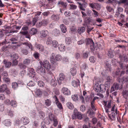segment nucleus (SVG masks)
<instances>
[{
	"label": "nucleus",
	"instance_id": "nucleus-1",
	"mask_svg": "<svg viewBox=\"0 0 128 128\" xmlns=\"http://www.w3.org/2000/svg\"><path fill=\"white\" fill-rule=\"evenodd\" d=\"M107 88V87L104 84H96L94 87V89L96 92H101L102 93L105 92Z\"/></svg>",
	"mask_w": 128,
	"mask_h": 128
},
{
	"label": "nucleus",
	"instance_id": "nucleus-2",
	"mask_svg": "<svg viewBox=\"0 0 128 128\" xmlns=\"http://www.w3.org/2000/svg\"><path fill=\"white\" fill-rule=\"evenodd\" d=\"M50 59L51 62L54 64L57 61H60L62 60V56L60 54L55 56L54 53H52L50 57Z\"/></svg>",
	"mask_w": 128,
	"mask_h": 128
},
{
	"label": "nucleus",
	"instance_id": "nucleus-3",
	"mask_svg": "<svg viewBox=\"0 0 128 128\" xmlns=\"http://www.w3.org/2000/svg\"><path fill=\"white\" fill-rule=\"evenodd\" d=\"M72 118L73 119L78 118L81 120L82 118V114L81 113L78 111L76 108H74V110L73 114L72 116Z\"/></svg>",
	"mask_w": 128,
	"mask_h": 128
},
{
	"label": "nucleus",
	"instance_id": "nucleus-4",
	"mask_svg": "<svg viewBox=\"0 0 128 128\" xmlns=\"http://www.w3.org/2000/svg\"><path fill=\"white\" fill-rule=\"evenodd\" d=\"M57 4L59 6L61 7L62 8V9H60V11L62 12V10H64L66 9L68 4L66 2L60 0L58 1Z\"/></svg>",
	"mask_w": 128,
	"mask_h": 128
},
{
	"label": "nucleus",
	"instance_id": "nucleus-5",
	"mask_svg": "<svg viewBox=\"0 0 128 128\" xmlns=\"http://www.w3.org/2000/svg\"><path fill=\"white\" fill-rule=\"evenodd\" d=\"M28 28L27 26H24L22 28L21 31L20 33L22 35H26L28 34Z\"/></svg>",
	"mask_w": 128,
	"mask_h": 128
},
{
	"label": "nucleus",
	"instance_id": "nucleus-6",
	"mask_svg": "<svg viewBox=\"0 0 128 128\" xmlns=\"http://www.w3.org/2000/svg\"><path fill=\"white\" fill-rule=\"evenodd\" d=\"M40 37L44 38L48 36L49 32L46 30H43L40 32Z\"/></svg>",
	"mask_w": 128,
	"mask_h": 128
},
{
	"label": "nucleus",
	"instance_id": "nucleus-7",
	"mask_svg": "<svg viewBox=\"0 0 128 128\" xmlns=\"http://www.w3.org/2000/svg\"><path fill=\"white\" fill-rule=\"evenodd\" d=\"M44 67L47 69H50V67H52L51 66L49 62L46 60H44L42 63Z\"/></svg>",
	"mask_w": 128,
	"mask_h": 128
},
{
	"label": "nucleus",
	"instance_id": "nucleus-8",
	"mask_svg": "<svg viewBox=\"0 0 128 128\" xmlns=\"http://www.w3.org/2000/svg\"><path fill=\"white\" fill-rule=\"evenodd\" d=\"M118 56L120 60L122 61L123 58L124 62H128V58L126 54H123L122 55L121 54H119Z\"/></svg>",
	"mask_w": 128,
	"mask_h": 128
},
{
	"label": "nucleus",
	"instance_id": "nucleus-9",
	"mask_svg": "<svg viewBox=\"0 0 128 128\" xmlns=\"http://www.w3.org/2000/svg\"><path fill=\"white\" fill-rule=\"evenodd\" d=\"M36 71L39 74L42 75L44 74L45 70L44 68L41 66H40L38 67Z\"/></svg>",
	"mask_w": 128,
	"mask_h": 128
},
{
	"label": "nucleus",
	"instance_id": "nucleus-10",
	"mask_svg": "<svg viewBox=\"0 0 128 128\" xmlns=\"http://www.w3.org/2000/svg\"><path fill=\"white\" fill-rule=\"evenodd\" d=\"M61 90L62 92L65 95H69L70 94V90L66 88L63 87L62 88Z\"/></svg>",
	"mask_w": 128,
	"mask_h": 128
},
{
	"label": "nucleus",
	"instance_id": "nucleus-11",
	"mask_svg": "<svg viewBox=\"0 0 128 128\" xmlns=\"http://www.w3.org/2000/svg\"><path fill=\"white\" fill-rule=\"evenodd\" d=\"M78 4H79L78 7L80 9L83 11H85V9L86 7V4L85 3H81L80 2H78Z\"/></svg>",
	"mask_w": 128,
	"mask_h": 128
},
{
	"label": "nucleus",
	"instance_id": "nucleus-12",
	"mask_svg": "<svg viewBox=\"0 0 128 128\" xmlns=\"http://www.w3.org/2000/svg\"><path fill=\"white\" fill-rule=\"evenodd\" d=\"M51 19L54 21L58 22L60 19L59 15L56 14H54L51 16Z\"/></svg>",
	"mask_w": 128,
	"mask_h": 128
},
{
	"label": "nucleus",
	"instance_id": "nucleus-13",
	"mask_svg": "<svg viewBox=\"0 0 128 128\" xmlns=\"http://www.w3.org/2000/svg\"><path fill=\"white\" fill-rule=\"evenodd\" d=\"M3 63L5 65V67L7 68H10L12 64V63L11 62L5 60H3Z\"/></svg>",
	"mask_w": 128,
	"mask_h": 128
},
{
	"label": "nucleus",
	"instance_id": "nucleus-14",
	"mask_svg": "<svg viewBox=\"0 0 128 128\" xmlns=\"http://www.w3.org/2000/svg\"><path fill=\"white\" fill-rule=\"evenodd\" d=\"M21 121L22 122L24 125L27 124L30 122L28 118L26 117H23L21 118Z\"/></svg>",
	"mask_w": 128,
	"mask_h": 128
},
{
	"label": "nucleus",
	"instance_id": "nucleus-15",
	"mask_svg": "<svg viewBox=\"0 0 128 128\" xmlns=\"http://www.w3.org/2000/svg\"><path fill=\"white\" fill-rule=\"evenodd\" d=\"M3 123L6 126H8L11 125V121L10 119H6L4 121Z\"/></svg>",
	"mask_w": 128,
	"mask_h": 128
},
{
	"label": "nucleus",
	"instance_id": "nucleus-16",
	"mask_svg": "<svg viewBox=\"0 0 128 128\" xmlns=\"http://www.w3.org/2000/svg\"><path fill=\"white\" fill-rule=\"evenodd\" d=\"M72 85L74 87H77L79 86L80 81L79 80H73L72 82Z\"/></svg>",
	"mask_w": 128,
	"mask_h": 128
},
{
	"label": "nucleus",
	"instance_id": "nucleus-17",
	"mask_svg": "<svg viewBox=\"0 0 128 128\" xmlns=\"http://www.w3.org/2000/svg\"><path fill=\"white\" fill-rule=\"evenodd\" d=\"M7 87L6 84H2L0 86V92H4L7 89Z\"/></svg>",
	"mask_w": 128,
	"mask_h": 128
},
{
	"label": "nucleus",
	"instance_id": "nucleus-18",
	"mask_svg": "<svg viewBox=\"0 0 128 128\" xmlns=\"http://www.w3.org/2000/svg\"><path fill=\"white\" fill-rule=\"evenodd\" d=\"M37 31V30L35 28H32L30 29L29 31V34L32 36L36 34Z\"/></svg>",
	"mask_w": 128,
	"mask_h": 128
},
{
	"label": "nucleus",
	"instance_id": "nucleus-19",
	"mask_svg": "<svg viewBox=\"0 0 128 128\" xmlns=\"http://www.w3.org/2000/svg\"><path fill=\"white\" fill-rule=\"evenodd\" d=\"M38 116L40 119H43L45 116V113L42 111H38Z\"/></svg>",
	"mask_w": 128,
	"mask_h": 128
},
{
	"label": "nucleus",
	"instance_id": "nucleus-20",
	"mask_svg": "<svg viewBox=\"0 0 128 128\" xmlns=\"http://www.w3.org/2000/svg\"><path fill=\"white\" fill-rule=\"evenodd\" d=\"M94 113L93 111L90 109H89L86 112L87 114L91 118L94 116Z\"/></svg>",
	"mask_w": 128,
	"mask_h": 128
},
{
	"label": "nucleus",
	"instance_id": "nucleus-21",
	"mask_svg": "<svg viewBox=\"0 0 128 128\" xmlns=\"http://www.w3.org/2000/svg\"><path fill=\"white\" fill-rule=\"evenodd\" d=\"M110 115L112 117L111 118L110 115L109 114H108V118L111 120H114L116 119V115L115 113L114 112H112L110 114Z\"/></svg>",
	"mask_w": 128,
	"mask_h": 128
},
{
	"label": "nucleus",
	"instance_id": "nucleus-22",
	"mask_svg": "<svg viewBox=\"0 0 128 128\" xmlns=\"http://www.w3.org/2000/svg\"><path fill=\"white\" fill-rule=\"evenodd\" d=\"M36 47L40 51H43L44 50V47L40 44H36Z\"/></svg>",
	"mask_w": 128,
	"mask_h": 128
},
{
	"label": "nucleus",
	"instance_id": "nucleus-23",
	"mask_svg": "<svg viewBox=\"0 0 128 128\" xmlns=\"http://www.w3.org/2000/svg\"><path fill=\"white\" fill-rule=\"evenodd\" d=\"M122 95L125 99H126L128 96V90H124L122 92Z\"/></svg>",
	"mask_w": 128,
	"mask_h": 128
},
{
	"label": "nucleus",
	"instance_id": "nucleus-24",
	"mask_svg": "<svg viewBox=\"0 0 128 128\" xmlns=\"http://www.w3.org/2000/svg\"><path fill=\"white\" fill-rule=\"evenodd\" d=\"M119 66L121 69H124L126 68H128V66L124 64L123 62H122V61L120 60L119 62Z\"/></svg>",
	"mask_w": 128,
	"mask_h": 128
},
{
	"label": "nucleus",
	"instance_id": "nucleus-25",
	"mask_svg": "<svg viewBox=\"0 0 128 128\" xmlns=\"http://www.w3.org/2000/svg\"><path fill=\"white\" fill-rule=\"evenodd\" d=\"M10 57L11 58V60H17L19 56L18 54L15 53L11 55Z\"/></svg>",
	"mask_w": 128,
	"mask_h": 128
},
{
	"label": "nucleus",
	"instance_id": "nucleus-26",
	"mask_svg": "<svg viewBox=\"0 0 128 128\" xmlns=\"http://www.w3.org/2000/svg\"><path fill=\"white\" fill-rule=\"evenodd\" d=\"M86 45H93L94 44L92 39L90 38H88L86 39Z\"/></svg>",
	"mask_w": 128,
	"mask_h": 128
},
{
	"label": "nucleus",
	"instance_id": "nucleus-27",
	"mask_svg": "<svg viewBox=\"0 0 128 128\" xmlns=\"http://www.w3.org/2000/svg\"><path fill=\"white\" fill-rule=\"evenodd\" d=\"M50 84L53 86H55L57 84V81L55 78L51 80L50 81Z\"/></svg>",
	"mask_w": 128,
	"mask_h": 128
},
{
	"label": "nucleus",
	"instance_id": "nucleus-28",
	"mask_svg": "<svg viewBox=\"0 0 128 128\" xmlns=\"http://www.w3.org/2000/svg\"><path fill=\"white\" fill-rule=\"evenodd\" d=\"M60 27L62 31L64 33H65L67 31L66 26L64 24H62L60 25Z\"/></svg>",
	"mask_w": 128,
	"mask_h": 128
},
{
	"label": "nucleus",
	"instance_id": "nucleus-29",
	"mask_svg": "<svg viewBox=\"0 0 128 128\" xmlns=\"http://www.w3.org/2000/svg\"><path fill=\"white\" fill-rule=\"evenodd\" d=\"M65 76L63 74L60 73L59 75V80H58V82H60V81L63 80L65 79Z\"/></svg>",
	"mask_w": 128,
	"mask_h": 128
},
{
	"label": "nucleus",
	"instance_id": "nucleus-30",
	"mask_svg": "<svg viewBox=\"0 0 128 128\" xmlns=\"http://www.w3.org/2000/svg\"><path fill=\"white\" fill-rule=\"evenodd\" d=\"M113 86L114 88L116 90H118V89H121L122 88V85H121V86L119 87L120 85L118 83H114Z\"/></svg>",
	"mask_w": 128,
	"mask_h": 128
},
{
	"label": "nucleus",
	"instance_id": "nucleus-31",
	"mask_svg": "<svg viewBox=\"0 0 128 128\" xmlns=\"http://www.w3.org/2000/svg\"><path fill=\"white\" fill-rule=\"evenodd\" d=\"M60 34V31L58 29H55L53 31L52 34L55 36H58Z\"/></svg>",
	"mask_w": 128,
	"mask_h": 128
},
{
	"label": "nucleus",
	"instance_id": "nucleus-32",
	"mask_svg": "<svg viewBox=\"0 0 128 128\" xmlns=\"http://www.w3.org/2000/svg\"><path fill=\"white\" fill-rule=\"evenodd\" d=\"M85 28L84 27H82L78 30V32L79 34L84 32L85 31Z\"/></svg>",
	"mask_w": 128,
	"mask_h": 128
},
{
	"label": "nucleus",
	"instance_id": "nucleus-33",
	"mask_svg": "<svg viewBox=\"0 0 128 128\" xmlns=\"http://www.w3.org/2000/svg\"><path fill=\"white\" fill-rule=\"evenodd\" d=\"M58 49L60 52H64L65 50L66 47L64 44H61L59 46Z\"/></svg>",
	"mask_w": 128,
	"mask_h": 128
},
{
	"label": "nucleus",
	"instance_id": "nucleus-34",
	"mask_svg": "<svg viewBox=\"0 0 128 128\" xmlns=\"http://www.w3.org/2000/svg\"><path fill=\"white\" fill-rule=\"evenodd\" d=\"M66 43L68 44H71L72 42L71 38L70 37H66L65 39Z\"/></svg>",
	"mask_w": 128,
	"mask_h": 128
},
{
	"label": "nucleus",
	"instance_id": "nucleus-35",
	"mask_svg": "<svg viewBox=\"0 0 128 128\" xmlns=\"http://www.w3.org/2000/svg\"><path fill=\"white\" fill-rule=\"evenodd\" d=\"M105 67L106 70L108 71H110V65L108 63H105Z\"/></svg>",
	"mask_w": 128,
	"mask_h": 128
},
{
	"label": "nucleus",
	"instance_id": "nucleus-36",
	"mask_svg": "<svg viewBox=\"0 0 128 128\" xmlns=\"http://www.w3.org/2000/svg\"><path fill=\"white\" fill-rule=\"evenodd\" d=\"M10 40L12 42V44H16L17 43V42H16L17 41V39L16 38H10Z\"/></svg>",
	"mask_w": 128,
	"mask_h": 128
},
{
	"label": "nucleus",
	"instance_id": "nucleus-37",
	"mask_svg": "<svg viewBox=\"0 0 128 128\" xmlns=\"http://www.w3.org/2000/svg\"><path fill=\"white\" fill-rule=\"evenodd\" d=\"M121 81L122 83L128 82V76H125L123 77L121 80Z\"/></svg>",
	"mask_w": 128,
	"mask_h": 128
},
{
	"label": "nucleus",
	"instance_id": "nucleus-38",
	"mask_svg": "<svg viewBox=\"0 0 128 128\" xmlns=\"http://www.w3.org/2000/svg\"><path fill=\"white\" fill-rule=\"evenodd\" d=\"M52 46L55 48H57L58 46V42L56 40H53L52 42Z\"/></svg>",
	"mask_w": 128,
	"mask_h": 128
},
{
	"label": "nucleus",
	"instance_id": "nucleus-39",
	"mask_svg": "<svg viewBox=\"0 0 128 128\" xmlns=\"http://www.w3.org/2000/svg\"><path fill=\"white\" fill-rule=\"evenodd\" d=\"M71 74L73 76L76 75V70L75 68H72L70 69Z\"/></svg>",
	"mask_w": 128,
	"mask_h": 128
},
{
	"label": "nucleus",
	"instance_id": "nucleus-40",
	"mask_svg": "<svg viewBox=\"0 0 128 128\" xmlns=\"http://www.w3.org/2000/svg\"><path fill=\"white\" fill-rule=\"evenodd\" d=\"M38 84L39 87H44L45 86L44 83L41 80H39L38 82Z\"/></svg>",
	"mask_w": 128,
	"mask_h": 128
},
{
	"label": "nucleus",
	"instance_id": "nucleus-41",
	"mask_svg": "<svg viewBox=\"0 0 128 128\" xmlns=\"http://www.w3.org/2000/svg\"><path fill=\"white\" fill-rule=\"evenodd\" d=\"M67 107L70 109H72L74 106L70 102H68L66 103Z\"/></svg>",
	"mask_w": 128,
	"mask_h": 128
},
{
	"label": "nucleus",
	"instance_id": "nucleus-42",
	"mask_svg": "<svg viewBox=\"0 0 128 128\" xmlns=\"http://www.w3.org/2000/svg\"><path fill=\"white\" fill-rule=\"evenodd\" d=\"M72 98L74 101L76 102L78 100V97L76 94H74L72 96Z\"/></svg>",
	"mask_w": 128,
	"mask_h": 128
},
{
	"label": "nucleus",
	"instance_id": "nucleus-43",
	"mask_svg": "<svg viewBox=\"0 0 128 128\" xmlns=\"http://www.w3.org/2000/svg\"><path fill=\"white\" fill-rule=\"evenodd\" d=\"M56 99L57 100H56V104L58 107L60 109L62 108V104L58 100L57 98H56Z\"/></svg>",
	"mask_w": 128,
	"mask_h": 128
},
{
	"label": "nucleus",
	"instance_id": "nucleus-44",
	"mask_svg": "<svg viewBox=\"0 0 128 128\" xmlns=\"http://www.w3.org/2000/svg\"><path fill=\"white\" fill-rule=\"evenodd\" d=\"M42 26H46L48 23V20H43L41 21Z\"/></svg>",
	"mask_w": 128,
	"mask_h": 128
},
{
	"label": "nucleus",
	"instance_id": "nucleus-45",
	"mask_svg": "<svg viewBox=\"0 0 128 128\" xmlns=\"http://www.w3.org/2000/svg\"><path fill=\"white\" fill-rule=\"evenodd\" d=\"M31 62L29 58L25 59L23 61L24 64L26 65H28L30 64Z\"/></svg>",
	"mask_w": 128,
	"mask_h": 128
},
{
	"label": "nucleus",
	"instance_id": "nucleus-46",
	"mask_svg": "<svg viewBox=\"0 0 128 128\" xmlns=\"http://www.w3.org/2000/svg\"><path fill=\"white\" fill-rule=\"evenodd\" d=\"M49 117L51 121H52L56 118L54 115L51 113H50L49 114Z\"/></svg>",
	"mask_w": 128,
	"mask_h": 128
},
{
	"label": "nucleus",
	"instance_id": "nucleus-47",
	"mask_svg": "<svg viewBox=\"0 0 128 128\" xmlns=\"http://www.w3.org/2000/svg\"><path fill=\"white\" fill-rule=\"evenodd\" d=\"M51 101L49 99H47L45 101L44 104L47 106H50L51 104Z\"/></svg>",
	"mask_w": 128,
	"mask_h": 128
},
{
	"label": "nucleus",
	"instance_id": "nucleus-48",
	"mask_svg": "<svg viewBox=\"0 0 128 128\" xmlns=\"http://www.w3.org/2000/svg\"><path fill=\"white\" fill-rule=\"evenodd\" d=\"M36 94L38 96H41L42 95V91L39 89H38L36 92Z\"/></svg>",
	"mask_w": 128,
	"mask_h": 128
},
{
	"label": "nucleus",
	"instance_id": "nucleus-49",
	"mask_svg": "<svg viewBox=\"0 0 128 128\" xmlns=\"http://www.w3.org/2000/svg\"><path fill=\"white\" fill-rule=\"evenodd\" d=\"M4 81L8 84L10 83V79L8 77H4L3 78Z\"/></svg>",
	"mask_w": 128,
	"mask_h": 128
},
{
	"label": "nucleus",
	"instance_id": "nucleus-50",
	"mask_svg": "<svg viewBox=\"0 0 128 128\" xmlns=\"http://www.w3.org/2000/svg\"><path fill=\"white\" fill-rule=\"evenodd\" d=\"M54 68L53 66L50 67V69H47L48 70V73L50 75L52 74V71H54Z\"/></svg>",
	"mask_w": 128,
	"mask_h": 128
},
{
	"label": "nucleus",
	"instance_id": "nucleus-51",
	"mask_svg": "<svg viewBox=\"0 0 128 128\" xmlns=\"http://www.w3.org/2000/svg\"><path fill=\"white\" fill-rule=\"evenodd\" d=\"M28 72L32 74H34L35 72L33 68H28Z\"/></svg>",
	"mask_w": 128,
	"mask_h": 128
},
{
	"label": "nucleus",
	"instance_id": "nucleus-52",
	"mask_svg": "<svg viewBox=\"0 0 128 128\" xmlns=\"http://www.w3.org/2000/svg\"><path fill=\"white\" fill-rule=\"evenodd\" d=\"M12 88L14 90L16 89L18 86L17 82H13L12 83Z\"/></svg>",
	"mask_w": 128,
	"mask_h": 128
},
{
	"label": "nucleus",
	"instance_id": "nucleus-53",
	"mask_svg": "<svg viewBox=\"0 0 128 128\" xmlns=\"http://www.w3.org/2000/svg\"><path fill=\"white\" fill-rule=\"evenodd\" d=\"M31 77L33 78L34 80L35 81H36L38 80V76L35 74L32 75Z\"/></svg>",
	"mask_w": 128,
	"mask_h": 128
},
{
	"label": "nucleus",
	"instance_id": "nucleus-54",
	"mask_svg": "<svg viewBox=\"0 0 128 128\" xmlns=\"http://www.w3.org/2000/svg\"><path fill=\"white\" fill-rule=\"evenodd\" d=\"M111 62L113 65L114 66L117 65L118 62L116 60L113 59L112 60Z\"/></svg>",
	"mask_w": 128,
	"mask_h": 128
},
{
	"label": "nucleus",
	"instance_id": "nucleus-55",
	"mask_svg": "<svg viewBox=\"0 0 128 128\" xmlns=\"http://www.w3.org/2000/svg\"><path fill=\"white\" fill-rule=\"evenodd\" d=\"M35 85V84L32 81H30L27 84V85L29 86H33Z\"/></svg>",
	"mask_w": 128,
	"mask_h": 128
},
{
	"label": "nucleus",
	"instance_id": "nucleus-56",
	"mask_svg": "<svg viewBox=\"0 0 128 128\" xmlns=\"http://www.w3.org/2000/svg\"><path fill=\"white\" fill-rule=\"evenodd\" d=\"M21 52L24 54L26 55H27L28 53V50L24 48L22 49L21 50Z\"/></svg>",
	"mask_w": 128,
	"mask_h": 128
},
{
	"label": "nucleus",
	"instance_id": "nucleus-57",
	"mask_svg": "<svg viewBox=\"0 0 128 128\" xmlns=\"http://www.w3.org/2000/svg\"><path fill=\"white\" fill-rule=\"evenodd\" d=\"M89 60L92 63H94L96 61V59L94 56H92L89 58Z\"/></svg>",
	"mask_w": 128,
	"mask_h": 128
},
{
	"label": "nucleus",
	"instance_id": "nucleus-58",
	"mask_svg": "<svg viewBox=\"0 0 128 128\" xmlns=\"http://www.w3.org/2000/svg\"><path fill=\"white\" fill-rule=\"evenodd\" d=\"M12 60V65L13 66H15L17 65L18 63V61L17 60Z\"/></svg>",
	"mask_w": 128,
	"mask_h": 128
},
{
	"label": "nucleus",
	"instance_id": "nucleus-59",
	"mask_svg": "<svg viewBox=\"0 0 128 128\" xmlns=\"http://www.w3.org/2000/svg\"><path fill=\"white\" fill-rule=\"evenodd\" d=\"M88 68L87 64L85 63H84L82 65V68L83 69H84V70L87 69Z\"/></svg>",
	"mask_w": 128,
	"mask_h": 128
},
{
	"label": "nucleus",
	"instance_id": "nucleus-60",
	"mask_svg": "<svg viewBox=\"0 0 128 128\" xmlns=\"http://www.w3.org/2000/svg\"><path fill=\"white\" fill-rule=\"evenodd\" d=\"M62 62L64 63H67L68 62V59L67 57H64L62 59Z\"/></svg>",
	"mask_w": 128,
	"mask_h": 128
},
{
	"label": "nucleus",
	"instance_id": "nucleus-61",
	"mask_svg": "<svg viewBox=\"0 0 128 128\" xmlns=\"http://www.w3.org/2000/svg\"><path fill=\"white\" fill-rule=\"evenodd\" d=\"M38 18H33L32 20V26H34L35 25L36 22L38 20Z\"/></svg>",
	"mask_w": 128,
	"mask_h": 128
},
{
	"label": "nucleus",
	"instance_id": "nucleus-62",
	"mask_svg": "<svg viewBox=\"0 0 128 128\" xmlns=\"http://www.w3.org/2000/svg\"><path fill=\"white\" fill-rule=\"evenodd\" d=\"M8 72L6 71H4L2 74V76L4 77H6L8 76Z\"/></svg>",
	"mask_w": 128,
	"mask_h": 128
},
{
	"label": "nucleus",
	"instance_id": "nucleus-63",
	"mask_svg": "<svg viewBox=\"0 0 128 128\" xmlns=\"http://www.w3.org/2000/svg\"><path fill=\"white\" fill-rule=\"evenodd\" d=\"M88 53L87 52H86L83 54V57L84 58L86 59L88 58Z\"/></svg>",
	"mask_w": 128,
	"mask_h": 128
},
{
	"label": "nucleus",
	"instance_id": "nucleus-64",
	"mask_svg": "<svg viewBox=\"0 0 128 128\" xmlns=\"http://www.w3.org/2000/svg\"><path fill=\"white\" fill-rule=\"evenodd\" d=\"M70 8L72 10L76 9L77 8V6L75 4H71L70 5Z\"/></svg>",
	"mask_w": 128,
	"mask_h": 128
}]
</instances>
